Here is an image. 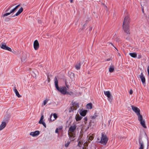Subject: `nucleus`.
Here are the masks:
<instances>
[{
  "label": "nucleus",
  "instance_id": "f257e3e1",
  "mask_svg": "<svg viewBox=\"0 0 149 149\" xmlns=\"http://www.w3.org/2000/svg\"><path fill=\"white\" fill-rule=\"evenodd\" d=\"M132 109L134 111L138 116V120L140 122L141 125L143 127L145 128H146V127L145 125V121L143 119L142 116L140 113V110L137 107L134 106H131Z\"/></svg>",
  "mask_w": 149,
  "mask_h": 149
},
{
  "label": "nucleus",
  "instance_id": "f03ea898",
  "mask_svg": "<svg viewBox=\"0 0 149 149\" xmlns=\"http://www.w3.org/2000/svg\"><path fill=\"white\" fill-rule=\"evenodd\" d=\"M130 22V19L128 16L125 17L124 18L123 25V27L124 31L127 34H129V24Z\"/></svg>",
  "mask_w": 149,
  "mask_h": 149
},
{
  "label": "nucleus",
  "instance_id": "7ed1b4c3",
  "mask_svg": "<svg viewBox=\"0 0 149 149\" xmlns=\"http://www.w3.org/2000/svg\"><path fill=\"white\" fill-rule=\"evenodd\" d=\"M58 82L57 77H56L54 78V84L56 89L63 94L65 95L67 93L66 88L65 86L59 87L58 86Z\"/></svg>",
  "mask_w": 149,
  "mask_h": 149
},
{
  "label": "nucleus",
  "instance_id": "20e7f679",
  "mask_svg": "<svg viewBox=\"0 0 149 149\" xmlns=\"http://www.w3.org/2000/svg\"><path fill=\"white\" fill-rule=\"evenodd\" d=\"M76 129L75 125L71 126L69 129L68 131V134L70 139H73L75 137V134L74 131Z\"/></svg>",
  "mask_w": 149,
  "mask_h": 149
},
{
  "label": "nucleus",
  "instance_id": "39448f33",
  "mask_svg": "<svg viewBox=\"0 0 149 149\" xmlns=\"http://www.w3.org/2000/svg\"><path fill=\"white\" fill-rule=\"evenodd\" d=\"M108 139L105 134L102 133L101 140H100L99 138L97 139V141L98 142L103 144V145H105L107 143Z\"/></svg>",
  "mask_w": 149,
  "mask_h": 149
},
{
  "label": "nucleus",
  "instance_id": "423d86ee",
  "mask_svg": "<svg viewBox=\"0 0 149 149\" xmlns=\"http://www.w3.org/2000/svg\"><path fill=\"white\" fill-rule=\"evenodd\" d=\"M72 106L70 107L69 110V112H71L74 110H76L77 108L79 107V106L78 103L76 102L72 103Z\"/></svg>",
  "mask_w": 149,
  "mask_h": 149
},
{
  "label": "nucleus",
  "instance_id": "0eeeda50",
  "mask_svg": "<svg viewBox=\"0 0 149 149\" xmlns=\"http://www.w3.org/2000/svg\"><path fill=\"white\" fill-rule=\"evenodd\" d=\"M138 142L139 146V149H144V146L141 136H139L138 139Z\"/></svg>",
  "mask_w": 149,
  "mask_h": 149
},
{
  "label": "nucleus",
  "instance_id": "6e6552de",
  "mask_svg": "<svg viewBox=\"0 0 149 149\" xmlns=\"http://www.w3.org/2000/svg\"><path fill=\"white\" fill-rule=\"evenodd\" d=\"M1 48L3 49L11 52V49L9 47L6 46V44L4 42H2L1 45Z\"/></svg>",
  "mask_w": 149,
  "mask_h": 149
},
{
  "label": "nucleus",
  "instance_id": "1a4fd4ad",
  "mask_svg": "<svg viewBox=\"0 0 149 149\" xmlns=\"http://www.w3.org/2000/svg\"><path fill=\"white\" fill-rule=\"evenodd\" d=\"M57 115L56 113H54L53 115L52 114H51L50 116V118L49 119V121L52 122L54 121L57 118Z\"/></svg>",
  "mask_w": 149,
  "mask_h": 149
},
{
  "label": "nucleus",
  "instance_id": "9d476101",
  "mask_svg": "<svg viewBox=\"0 0 149 149\" xmlns=\"http://www.w3.org/2000/svg\"><path fill=\"white\" fill-rule=\"evenodd\" d=\"M33 47L35 50H37L39 47V44L38 41L37 40H36L33 43Z\"/></svg>",
  "mask_w": 149,
  "mask_h": 149
},
{
  "label": "nucleus",
  "instance_id": "9b49d317",
  "mask_svg": "<svg viewBox=\"0 0 149 149\" xmlns=\"http://www.w3.org/2000/svg\"><path fill=\"white\" fill-rule=\"evenodd\" d=\"M40 132L38 131H36L34 132H31L30 133V135L32 136H35L39 134Z\"/></svg>",
  "mask_w": 149,
  "mask_h": 149
},
{
  "label": "nucleus",
  "instance_id": "f8f14e48",
  "mask_svg": "<svg viewBox=\"0 0 149 149\" xmlns=\"http://www.w3.org/2000/svg\"><path fill=\"white\" fill-rule=\"evenodd\" d=\"M81 63V62H77L75 64V67L77 70L80 69Z\"/></svg>",
  "mask_w": 149,
  "mask_h": 149
},
{
  "label": "nucleus",
  "instance_id": "ddd939ff",
  "mask_svg": "<svg viewBox=\"0 0 149 149\" xmlns=\"http://www.w3.org/2000/svg\"><path fill=\"white\" fill-rule=\"evenodd\" d=\"M140 77L143 84H144L145 82V79L142 73H141L139 75Z\"/></svg>",
  "mask_w": 149,
  "mask_h": 149
},
{
  "label": "nucleus",
  "instance_id": "4468645a",
  "mask_svg": "<svg viewBox=\"0 0 149 149\" xmlns=\"http://www.w3.org/2000/svg\"><path fill=\"white\" fill-rule=\"evenodd\" d=\"M23 9L22 7L21 8L18 10L17 12L14 15L13 17H14L15 16H17L19 15L23 11Z\"/></svg>",
  "mask_w": 149,
  "mask_h": 149
},
{
  "label": "nucleus",
  "instance_id": "2eb2a0df",
  "mask_svg": "<svg viewBox=\"0 0 149 149\" xmlns=\"http://www.w3.org/2000/svg\"><path fill=\"white\" fill-rule=\"evenodd\" d=\"M87 112V111L86 110H80L79 111V113L81 116H84L86 115Z\"/></svg>",
  "mask_w": 149,
  "mask_h": 149
},
{
  "label": "nucleus",
  "instance_id": "dca6fc26",
  "mask_svg": "<svg viewBox=\"0 0 149 149\" xmlns=\"http://www.w3.org/2000/svg\"><path fill=\"white\" fill-rule=\"evenodd\" d=\"M6 123L5 122H2L0 125V131L3 129L6 126Z\"/></svg>",
  "mask_w": 149,
  "mask_h": 149
},
{
  "label": "nucleus",
  "instance_id": "f3484780",
  "mask_svg": "<svg viewBox=\"0 0 149 149\" xmlns=\"http://www.w3.org/2000/svg\"><path fill=\"white\" fill-rule=\"evenodd\" d=\"M104 94L109 99L111 98V95L109 91H104Z\"/></svg>",
  "mask_w": 149,
  "mask_h": 149
},
{
  "label": "nucleus",
  "instance_id": "a211bd4d",
  "mask_svg": "<svg viewBox=\"0 0 149 149\" xmlns=\"http://www.w3.org/2000/svg\"><path fill=\"white\" fill-rule=\"evenodd\" d=\"M13 91L15 93L16 95L18 97H21L20 95H19L18 92V91L17 89H16L15 87H14L13 89Z\"/></svg>",
  "mask_w": 149,
  "mask_h": 149
},
{
  "label": "nucleus",
  "instance_id": "6ab92c4d",
  "mask_svg": "<svg viewBox=\"0 0 149 149\" xmlns=\"http://www.w3.org/2000/svg\"><path fill=\"white\" fill-rule=\"evenodd\" d=\"M93 107V105L91 103L88 104L86 105V108L88 109H91Z\"/></svg>",
  "mask_w": 149,
  "mask_h": 149
},
{
  "label": "nucleus",
  "instance_id": "aec40b11",
  "mask_svg": "<svg viewBox=\"0 0 149 149\" xmlns=\"http://www.w3.org/2000/svg\"><path fill=\"white\" fill-rule=\"evenodd\" d=\"M114 70V67L111 65L110 66L109 69V71L110 72H113Z\"/></svg>",
  "mask_w": 149,
  "mask_h": 149
},
{
  "label": "nucleus",
  "instance_id": "412c9836",
  "mask_svg": "<svg viewBox=\"0 0 149 149\" xmlns=\"http://www.w3.org/2000/svg\"><path fill=\"white\" fill-rule=\"evenodd\" d=\"M82 118V117L80 116L79 114L76 115L75 117L76 120L77 121L80 120Z\"/></svg>",
  "mask_w": 149,
  "mask_h": 149
},
{
  "label": "nucleus",
  "instance_id": "4be33fe9",
  "mask_svg": "<svg viewBox=\"0 0 149 149\" xmlns=\"http://www.w3.org/2000/svg\"><path fill=\"white\" fill-rule=\"evenodd\" d=\"M38 73V72L37 71L35 70L34 71H32L31 72V74L33 77H36L37 74Z\"/></svg>",
  "mask_w": 149,
  "mask_h": 149
},
{
  "label": "nucleus",
  "instance_id": "5701e85b",
  "mask_svg": "<svg viewBox=\"0 0 149 149\" xmlns=\"http://www.w3.org/2000/svg\"><path fill=\"white\" fill-rule=\"evenodd\" d=\"M49 101V99H46L44 100L42 104V106L43 107Z\"/></svg>",
  "mask_w": 149,
  "mask_h": 149
},
{
  "label": "nucleus",
  "instance_id": "b1692460",
  "mask_svg": "<svg viewBox=\"0 0 149 149\" xmlns=\"http://www.w3.org/2000/svg\"><path fill=\"white\" fill-rule=\"evenodd\" d=\"M129 54L133 58H136L137 57V54L136 53H130Z\"/></svg>",
  "mask_w": 149,
  "mask_h": 149
},
{
  "label": "nucleus",
  "instance_id": "393cba45",
  "mask_svg": "<svg viewBox=\"0 0 149 149\" xmlns=\"http://www.w3.org/2000/svg\"><path fill=\"white\" fill-rule=\"evenodd\" d=\"M97 116L98 114L97 113H95L93 115L91 116V118L93 120L95 119Z\"/></svg>",
  "mask_w": 149,
  "mask_h": 149
},
{
  "label": "nucleus",
  "instance_id": "a878e982",
  "mask_svg": "<svg viewBox=\"0 0 149 149\" xmlns=\"http://www.w3.org/2000/svg\"><path fill=\"white\" fill-rule=\"evenodd\" d=\"M39 123L40 124H42L45 128L46 127V124L43 120H40L39 121Z\"/></svg>",
  "mask_w": 149,
  "mask_h": 149
},
{
  "label": "nucleus",
  "instance_id": "bb28decb",
  "mask_svg": "<svg viewBox=\"0 0 149 149\" xmlns=\"http://www.w3.org/2000/svg\"><path fill=\"white\" fill-rule=\"evenodd\" d=\"M26 59V54L24 55L22 57V62H23L25 61Z\"/></svg>",
  "mask_w": 149,
  "mask_h": 149
},
{
  "label": "nucleus",
  "instance_id": "cd10ccee",
  "mask_svg": "<svg viewBox=\"0 0 149 149\" xmlns=\"http://www.w3.org/2000/svg\"><path fill=\"white\" fill-rule=\"evenodd\" d=\"M70 141H68L66 143H65V146L66 147H67L68 146H69L70 144Z\"/></svg>",
  "mask_w": 149,
  "mask_h": 149
},
{
  "label": "nucleus",
  "instance_id": "c85d7f7f",
  "mask_svg": "<svg viewBox=\"0 0 149 149\" xmlns=\"http://www.w3.org/2000/svg\"><path fill=\"white\" fill-rule=\"evenodd\" d=\"M83 143V142L82 141H80L78 143V145L79 147H81V146L82 145V144Z\"/></svg>",
  "mask_w": 149,
  "mask_h": 149
},
{
  "label": "nucleus",
  "instance_id": "c756f323",
  "mask_svg": "<svg viewBox=\"0 0 149 149\" xmlns=\"http://www.w3.org/2000/svg\"><path fill=\"white\" fill-rule=\"evenodd\" d=\"M66 94L68 95H73L74 93L73 92H68L67 91V93Z\"/></svg>",
  "mask_w": 149,
  "mask_h": 149
},
{
  "label": "nucleus",
  "instance_id": "7c9ffc66",
  "mask_svg": "<svg viewBox=\"0 0 149 149\" xmlns=\"http://www.w3.org/2000/svg\"><path fill=\"white\" fill-rule=\"evenodd\" d=\"M11 13H6V14H4V15H3V16H7L8 15H10Z\"/></svg>",
  "mask_w": 149,
  "mask_h": 149
},
{
  "label": "nucleus",
  "instance_id": "2f4dec72",
  "mask_svg": "<svg viewBox=\"0 0 149 149\" xmlns=\"http://www.w3.org/2000/svg\"><path fill=\"white\" fill-rule=\"evenodd\" d=\"M16 10L15 8H14L13 9H12V10H11L10 11V13L11 14L12 13L14 12Z\"/></svg>",
  "mask_w": 149,
  "mask_h": 149
},
{
  "label": "nucleus",
  "instance_id": "473e14b6",
  "mask_svg": "<svg viewBox=\"0 0 149 149\" xmlns=\"http://www.w3.org/2000/svg\"><path fill=\"white\" fill-rule=\"evenodd\" d=\"M83 136V134H81L80 135V136H79V138H78V140H80L82 138Z\"/></svg>",
  "mask_w": 149,
  "mask_h": 149
},
{
  "label": "nucleus",
  "instance_id": "72a5a7b5",
  "mask_svg": "<svg viewBox=\"0 0 149 149\" xmlns=\"http://www.w3.org/2000/svg\"><path fill=\"white\" fill-rule=\"evenodd\" d=\"M87 120V118L86 117H85L84 118V121L85 123L86 124V121Z\"/></svg>",
  "mask_w": 149,
  "mask_h": 149
},
{
  "label": "nucleus",
  "instance_id": "f704fd0d",
  "mask_svg": "<svg viewBox=\"0 0 149 149\" xmlns=\"http://www.w3.org/2000/svg\"><path fill=\"white\" fill-rule=\"evenodd\" d=\"M20 4H19L16 6L14 8L16 10V9L18 8V7L20 6Z\"/></svg>",
  "mask_w": 149,
  "mask_h": 149
},
{
  "label": "nucleus",
  "instance_id": "c9c22d12",
  "mask_svg": "<svg viewBox=\"0 0 149 149\" xmlns=\"http://www.w3.org/2000/svg\"><path fill=\"white\" fill-rule=\"evenodd\" d=\"M44 119V116L43 115H42L41 116V118H40V120H43Z\"/></svg>",
  "mask_w": 149,
  "mask_h": 149
},
{
  "label": "nucleus",
  "instance_id": "e433bc0d",
  "mask_svg": "<svg viewBox=\"0 0 149 149\" xmlns=\"http://www.w3.org/2000/svg\"><path fill=\"white\" fill-rule=\"evenodd\" d=\"M133 93V91L132 90H130V95H132Z\"/></svg>",
  "mask_w": 149,
  "mask_h": 149
},
{
  "label": "nucleus",
  "instance_id": "4c0bfd02",
  "mask_svg": "<svg viewBox=\"0 0 149 149\" xmlns=\"http://www.w3.org/2000/svg\"><path fill=\"white\" fill-rule=\"evenodd\" d=\"M142 57V56L141 55H139L138 56V58H139H139H141Z\"/></svg>",
  "mask_w": 149,
  "mask_h": 149
},
{
  "label": "nucleus",
  "instance_id": "58836bf2",
  "mask_svg": "<svg viewBox=\"0 0 149 149\" xmlns=\"http://www.w3.org/2000/svg\"><path fill=\"white\" fill-rule=\"evenodd\" d=\"M55 132L56 133H58V129L56 128L55 130Z\"/></svg>",
  "mask_w": 149,
  "mask_h": 149
},
{
  "label": "nucleus",
  "instance_id": "ea45409f",
  "mask_svg": "<svg viewBox=\"0 0 149 149\" xmlns=\"http://www.w3.org/2000/svg\"><path fill=\"white\" fill-rule=\"evenodd\" d=\"M147 71L148 72V74L149 76V66L148 67V68H147Z\"/></svg>",
  "mask_w": 149,
  "mask_h": 149
},
{
  "label": "nucleus",
  "instance_id": "a19ab883",
  "mask_svg": "<svg viewBox=\"0 0 149 149\" xmlns=\"http://www.w3.org/2000/svg\"><path fill=\"white\" fill-rule=\"evenodd\" d=\"M111 120H109V121H108L109 125V124H110V122H111Z\"/></svg>",
  "mask_w": 149,
  "mask_h": 149
},
{
  "label": "nucleus",
  "instance_id": "79ce46f5",
  "mask_svg": "<svg viewBox=\"0 0 149 149\" xmlns=\"http://www.w3.org/2000/svg\"><path fill=\"white\" fill-rule=\"evenodd\" d=\"M73 0H70V2L71 3H72L73 2Z\"/></svg>",
  "mask_w": 149,
  "mask_h": 149
},
{
  "label": "nucleus",
  "instance_id": "37998d69",
  "mask_svg": "<svg viewBox=\"0 0 149 149\" xmlns=\"http://www.w3.org/2000/svg\"><path fill=\"white\" fill-rule=\"evenodd\" d=\"M48 82H49L50 79L49 78H48Z\"/></svg>",
  "mask_w": 149,
  "mask_h": 149
},
{
  "label": "nucleus",
  "instance_id": "c03bdc74",
  "mask_svg": "<svg viewBox=\"0 0 149 149\" xmlns=\"http://www.w3.org/2000/svg\"><path fill=\"white\" fill-rule=\"evenodd\" d=\"M142 11H143V13L144 12V9H143V8H142Z\"/></svg>",
  "mask_w": 149,
  "mask_h": 149
},
{
  "label": "nucleus",
  "instance_id": "a18cd8bd",
  "mask_svg": "<svg viewBox=\"0 0 149 149\" xmlns=\"http://www.w3.org/2000/svg\"><path fill=\"white\" fill-rule=\"evenodd\" d=\"M147 142H148V140L147 139Z\"/></svg>",
  "mask_w": 149,
  "mask_h": 149
},
{
  "label": "nucleus",
  "instance_id": "49530a36",
  "mask_svg": "<svg viewBox=\"0 0 149 149\" xmlns=\"http://www.w3.org/2000/svg\"><path fill=\"white\" fill-rule=\"evenodd\" d=\"M104 6H105V7L106 8H107V7L106 6L104 5Z\"/></svg>",
  "mask_w": 149,
  "mask_h": 149
},
{
  "label": "nucleus",
  "instance_id": "de8ad7c7",
  "mask_svg": "<svg viewBox=\"0 0 149 149\" xmlns=\"http://www.w3.org/2000/svg\"><path fill=\"white\" fill-rule=\"evenodd\" d=\"M114 47V48H115V49H116L118 51V50L115 47Z\"/></svg>",
  "mask_w": 149,
  "mask_h": 149
},
{
  "label": "nucleus",
  "instance_id": "09e8293b",
  "mask_svg": "<svg viewBox=\"0 0 149 149\" xmlns=\"http://www.w3.org/2000/svg\"><path fill=\"white\" fill-rule=\"evenodd\" d=\"M84 26H85V25L84 24V25H83V26L84 27Z\"/></svg>",
  "mask_w": 149,
  "mask_h": 149
},
{
  "label": "nucleus",
  "instance_id": "8fccbe9b",
  "mask_svg": "<svg viewBox=\"0 0 149 149\" xmlns=\"http://www.w3.org/2000/svg\"><path fill=\"white\" fill-rule=\"evenodd\" d=\"M66 86L68 88V86Z\"/></svg>",
  "mask_w": 149,
  "mask_h": 149
},
{
  "label": "nucleus",
  "instance_id": "3c124183",
  "mask_svg": "<svg viewBox=\"0 0 149 149\" xmlns=\"http://www.w3.org/2000/svg\"><path fill=\"white\" fill-rule=\"evenodd\" d=\"M90 29L91 30L92 29V28H91V29Z\"/></svg>",
  "mask_w": 149,
  "mask_h": 149
},
{
  "label": "nucleus",
  "instance_id": "603ef678",
  "mask_svg": "<svg viewBox=\"0 0 149 149\" xmlns=\"http://www.w3.org/2000/svg\"><path fill=\"white\" fill-rule=\"evenodd\" d=\"M73 75H74V74H73Z\"/></svg>",
  "mask_w": 149,
  "mask_h": 149
},
{
  "label": "nucleus",
  "instance_id": "864d4df0",
  "mask_svg": "<svg viewBox=\"0 0 149 149\" xmlns=\"http://www.w3.org/2000/svg\"><path fill=\"white\" fill-rule=\"evenodd\" d=\"M47 36H49V35H47Z\"/></svg>",
  "mask_w": 149,
  "mask_h": 149
},
{
  "label": "nucleus",
  "instance_id": "5fc2aeb1",
  "mask_svg": "<svg viewBox=\"0 0 149 149\" xmlns=\"http://www.w3.org/2000/svg\"><path fill=\"white\" fill-rule=\"evenodd\" d=\"M111 44L112 45H113V44H112V43H111Z\"/></svg>",
  "mask_w": 149,
  "mask_h": 149
}]
</instances>
